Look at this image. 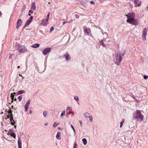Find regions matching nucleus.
I'll use <instances>...</instances> for the list:
<instances>
[{
  "label": "nucleus",
  "mask_w": 148,
  "mask_h": 148,
  "mask_svg": "<svg viewBox=\"0 0 148 148\" xmlns=\"http://www.w3.org/2000/svg\"><path fill=\"white\" fill-rule=\"evenodd\" d=\"M113 61L117 65H119L122 59L120 55L118 53L114 54L113 56Z\"/></svg>",
  "instance_id": "f257e3e1"
},
{
  "label": "nucleus",
  "mask_w": 148,
  "mask_h": 148,
  "mask_svg": "<svg viewBox=\"0 0 148 148\" xmlns=\"http://www.w3.org/2000/svg\"><path fill=\"white\" fill-rule=\"evenodd\" d=\"M134 118L141 121L143 120L144 116L141 114L140 110H137L134 115Z\"/></svg>",
  "instance_id": "f03ea898"
},
{
  "label": "nucleus",
  "mask_w": 148,
  "mask_h": 148,
  "mask_svg": "<svg viewBox=\"0 0 148 148\" xmlns=\"http://www.w3.org/2000/svg\"><path fill=\"white\" fill-rule=\"evenodd\" d=\"M126 22L128 23L135 25H137L139 24V20L137 19H135V18L127 19Z\"/></svg>",
  "instance_id": "7ed1b4c3"
},
{
  "label": "nucleus",
  "mask_w": 148,
  "mask_h": 148,
  "mask_svg": "<svg viewBox=\"0 0 148 148\" xmlns=\"http://www.w3.org/2000/svg\"><path fill=\"white\" fill-rule=\"evenodd\" d=\"M16 48L17 50L20 53L26 52L28 51L26 48L22 45H17Z\"/></svg>",
  "instance_id": "20e7f679"
},
{
  "label": "nucleus",
  "mask_w": 148,
  "mask_h": 148,
  "mask_svg": "<svg viewBox=\"0 0 148 148\" xmlns=\"http://www.w3.org/2000/svg\"><path fill=\"white\" fill-rule=\"evenodd\" d=\"M148 31V28H144L143 30L142 37L144 40H145L146 39V36Z\"/></svg>",
  "instance_id": "39448f33"
},
{
  "label": "nucleus",
  "mask_w": 148,
  "mask_h": 148,
  "mask_svg": "<svg viewBox=\"0 0 148 148\" xmlns=\"http://www.w3.org/2000/svg\"><path fill=\"white\" fill-rule=\"evenodd\" d=\"M125 16L127 19H130L134 18L135 14L134 13H129L127 14H126Z\"/></svg>",
  "instance_id": "423d86ee"
},
{
  "label": "nucleus",
  "mask_w": 148,
  "mask_h": 148,
  "mask_svg": "<svg viewBox=\"0 0 148 148\" xmlns=\"http://www.w3.org/2000/svg\"><path fill=\"white\" fill-rule=\"evenodd\" d=\"M51 51V48L49 47H47L43 51L42 54L44 55H47L48 53H49Z\"/></svg>",
  "instance_id": "0eeeda50"
},
{
  "label": "nucleus",
  "mask_w": 148,
  "mask_h": 148,
  "mask_svg": "<svg viewBox=\"0 0 148 148\" xmlns=\"http://www.w3.org/2000/svg\"><path fill=\"white\" fill-rule=\"evenodd\" d=\"M48 20L46 19H44L41 21V24L43 26L46 25L48 23Z\"/></svg>",
  "instance_id": "6e6552de"
},
{
  "label": "nucleus",
  "mask_w": 148,
  "mask_h": 148,
  "mask_svg": "<svg viewBox=\"0 0 148 148\" xmlns=\"http://www.w3.org/2000/svg\"><path fill=\"white\" fill-rule=\"evenodd\" d=\"M22 23V20L21 19H19L18 20V21L17 22V24H16V27L17 29H18L19 27L21 25Z\"/></svg>",
  "instance_id": "1a4fd4ad"
},
{
  "label": "nucleus",
  "mask_w": 148,
  "mask_h": 148,
  "mask_svg": "<svg viewBox=\"0 0 148 148\" xmlns=\"http://www.w3.org/2000/svg\"><path fill=\"white\" fill-rule=\"evenodd\" d=\"M33 18V17L32 16H31L30 17V18L27 20V21L26 22L25 24V27H26L27 26L29 25L31 22L32 21V19Z\"/></svg>",
  "instance_id": "9d476101"
},
{
  "label": "nucleus",
  "mask_w": 148,
  "mask_h": 148,
  "mask_svg": "<svg viewBox=\"0 0 148 148\" xmlns=\"http://www.w3.org/2000/svg\"><path fill=\"white\" fill-rule=\"evenodd\" d=\"M84 31L85 33L87 35H88L90 32V29L87 28L86 27H84Z\"/></svg>",
  "instance_id": "9b49d317"
},
{
  "label": "nucleus",
  "mask_w": 148,
  "mask_h": 148,
  "mask_svg": "<svg viewBox=\"0 0 148 148\" xmlns=\"http://www.w3.org/2000/svg\"><path fill=\"white\" fill-rule=\"evenodd\" d=\"M134 2L136 6H138L141 4V1L140 0H134Z\"/></svg>",
  "instance_id": "f8f14e48"
},
{
  "label": "nucleus",
  "mask_w": 148,
  "mask_h": 148,
  "mask_svg": "<svg viewBox=\"0 0 148 148\" xmlns=\"http://www.w3.org/2000/svg\"><path fill=\"white\" fill-rule=\"evenodd\" d=\"M64 56L65 58L67 61H69L71 59V57L68 53L64 55Z\"/></svg>",
  "instance_id": "ddd939ff"
},
{
  "label": "nucleus",
  "mask_w": 148,
  "mask_h": 148,
  "mask_svg": "<svg viewBox=\"0 0 148 148\" xmlns=\"http://www.w3.org/2000/svg\"><path fill=\"white\" fill-rule=\"evenodd\" d=\"M31 9L34 10H35L36 8V5L35 2H33L31 5Z\"/></svg>",
  "instance_id": "4468645a"
},
{
  "label": "nucleus",
  "mask_w": 148,
  "mask_h": 148,
  "mask_svg": "<svg viewBox=\"0 0 148 148\" xmlns=\"http://www.w3.org/2000/svg\"><path fill=\"white\" fill-rule=\"evenodd\" d=\"M18 147H22L21 141L20 140V138L18 137Z\"/></svg>",
  "instance_id": "2eb2a0df"
},
{
  "label": "nucleus",
  "mask_w": 148,
  "mask_h": 148,
  "mask_svg": "<svg viewBox=\"0 0 148 148\" xmlns=\"http://www.w3.org/2000/svg\"><path fill=\"white\" fill-rule=\"evenodd\" d=\"M40 46L39 44L38 43H36L32 45L31 47L34 48H36L39 47Z\"/></svg>",
  "instance_id": "dca6fc26"
},
{
  "label": "nucleus",
  "mask_w": 148,
  "mask_h": 148,
  "mask_svg": "<svg viewBox=\"0 0 148 148\" xmlns=\"http://www.w3.org/2000/svg\"><path fill=\"white\" fill-rule=\"evenodd\" d=\"M61 135V133L60 132H58L57 133V134L56 136V137L59 140H60L61 139V137H60V136Z\"/></svg>",
  "instance_id": "f3484780"
},
{
  "label": "nucleus",
  "mask_w": 148,
  "mask_h": 148,
  "mask_svg": "<svg viewBox=\"0 0 148 148\" xmlns=\"http://www.w3.org/2000/svg\"><path fill=\"white\" fill-rule=\"evenodd\" d=\"M82 141L84 145H86L87 144V141L86 138H83L82 139Z\"/></svg>",
  "instance_id": "a211bd4d"
},
{
  "label": "nucleus",
  "mask_w": 148,
  "mask_h": 148,
  "mask_svg": "<svg viewBox=\"0 0 148 148\" xmlns=\"http://www.w3.org/2000/svg\"><path fill=\"white\" fill-rule=\"evenodd\" d=\"M25 92V91L23 90H19L17 92V94L18 95V94H23V93H24Z\"/></svg>",
  "instance_id": "6ab92c4d"
},
{
  "label": "nucleus",
  "mask_w": 148,
  "mask_h": 148,
  "mask_svg": "<svg viewBox=\"0 0 148 148\" xmlns=\"http://www.w3.org/2000/svg\"><path fill=\"white\" fill-rule=\"evenodd\" d=\"M84 116L86 118H88L89 116V114L88 112H85L84 114Z\"/></svg>",
  "instance_id": "aec40b11"
},
{
  "label": "nucleus",
  "mask_w": 148,
  "mask_h": 148,
  "mask_svg": "<svg viewBox=\"0 0 148 148\" xmlns=\"http://www.w3.org/2000/svg\"><path fill=\"white\" fill-rule=\"evenodd\" d=\"M100 44L101 45H102L104 47H106V45H105L103 41V40H101L99 42Z\"/></svg>",
  "instance_id": "412c9836"
},
{
  "label": "nucleus",
  "mask_w": 148,
  "mask_h": 148,
  "mask_svg": "<svg viewBox=\"0 0 148 148\" xmlns=\"http://www.w3.org/2000/svg\"><path fill=\"white\" fill-rule=\"evenodd\" d=\"M10 120L11 122L12 121L14 120H13V118L12 117V114L11 112L10 113Z\"/></svg>",
  "instance_id": "4be33fe9"
},
{
  "label": "nucleus",
  "mask_w": 148,
  "mask_h": 148,
  "mask_svg": "<svg viewBox=\"0 0 148 148\" xmlns=\"http://www.w3.org/2000/svg\"><path fill=\"white\" fill-rule=\"evenodd\" d=\"M59 123H57L56 122H55L53 125V127H55L57 126L59 124Z\"/></svg>",
  "instance_id": "5701e85b"
},
{
  "label": "nucleus",
  "mask_w": 148,
  "mask_h": 148,
  "mask_svg": "<svg viewBox=\"0 0 148 148\" xmlns=\"http://www.w3.org/2000/svg\"><path fill=\"white\" fill-rule=\"evenodd\" d=\"M10 136H12L14 138H15L16 134L14 132H12L11 133H10Z\"/></svg>",
  "instance_id": "b1692460"
},
{
  "label": "nucleus",
  "mask_w": 148,
  "mask_h": 148,
  "mask_svg": "<svg viewBox=\"0 0 148 148\" xmlns=\"http://www.w3.org/2000/svg\"><path fill=\"white\" fill-rule=\"evenodd\" d=\"M47 112L46 111H44L43 112V114L45 117H47Z\"/></svg>",
  "instance_id": "393cba45"
},
{
  "label": "nucleus",
  "mask_w": 148,
  "mask_h": 148,
  "mask_svg": "<svg viewBox=\"0 0 148 148\" xmlns=\"http://www.w3.org/2000/svg\"><path fill=\"white\" fill-rule=\"evenodd\" d=\"M30 101L29 100L27 101V102L25 104V106L28 107L29 105L30 104Z\"/></svg>",
  "instance_id": "a878e982"
},
{
  "label": "nucleus",
  "mask_w": 148,
  "mask_h": 148,
  "mask_svg": "<svg viewBox=\"0 0 148 148\" xmlns=\"http://www.w3.org/2000/svg\"><path fill=\"white\" fill-rule=\"evenodd\" d=\"M75 16L76 18H79V15L77 12H76L75 13Z\"/></svg>",
  "instance_id": "bb28decb"
},
{
  "label": "nucleus",
  "mask_w": 148,
  "mask_h": 148,
  "mask_svg": "<svg viewBox=\"0 0 148 148\" xmlns=\"http://www.w3.org/2000/svg\"><path fill=\"white\" fill-rule=\"evenodd\" d=\"M16 93L15 92H13V93H11V97L12 99H14V96L15 95Z\"/></svg>",
  "instance_id": "cd10ccee"
},
{
  "label": "nucleus",
  "mask_w": 148,
  "mask_h": 148,
  "mask_svg": "<svg viewBox=\"0 0 148 148\" xmlns=\"http://www.w3.org/2000/svg\"><path fill=\"white\" fill-rule=\"evenodd\" d=\"M65 111L64 110L62 111V112L61 114L60 115V116L62 117V118H63V116H64V115L65 114Z\"/></svg>",
  "instance_id": "c85d7f7f"
},
{
  "label": "nucleus",
  "mask_w": 148,
  "mask_h": 148,
  "mask_svg": "<svg viewBox=\"0 0 148 148\" xmlns=\"http://www.w3.org/2000/svg\"><path fill=\"white\" fill-rule=\"evenodd\" d=\"M88 118H89L90 121V122H92L93 120L92 116L90 115Z\"/></svg>",
  "instance_id": "c756f323"
},
{
  "label": "nucleus",
  "mask_w": 148,
  "mask_h": 148,
  "mask_svg": "<svg viewBox=\"0 0 148 148\" xmlns=\"http://www.w3.org/2000/svg\"><path fill=\"white\" fill-rule=\"evenodd\" d=\"M74 99L76 101H78L79 100V98L77 96H75L74 97Z\"/></svg>",
  "instance_id": "7c9ffc66"
},
{
  "label": "nucleus",
  "mask_w": 148,
  "mask_h": 148,
  "mask_svg": "<svg viewBox=\"0 0 148 148\" xmlns=\"http://www.w3.org/2000/svg\"><path fill=\"white\" fill-rule=\"evenodd\" d=\"M124 122V121L123 120L122 121H121V122H120V127H122L123 124V123Z\"/></svg>",
  "instance_id": "2f4dec72"
},
{
  "label": "nucleus",
  "mask_w": 148,
  "mask_h": 148,
  "mask_svg": "<svg viewBox=\"0 0 148 148\" xmlns=\"http://www.w3.org/2000/svg\"><path fill=\"white\" fill-rule=\"evenodd\" d=\"M22 97L21 96H20L18 97V99L19 101H21L22 100Z\"/></svg>",
  "instance_id": "473e14b6"
},
{
  "label": "nucleus",
  "mask_w": 148,
  "mask_h": 148,
  "mask_svg": "<svg viewBox=\"0 0 148 148\" xmlns=\"http://www.w3.org/2000/svg\"><path fill=\"white\" fill-rule=\"evenodd\" d=\"M11 124L12 125H14L16 123L14 121V120L12 121L11 122Z\"/></svg>",
  "instance_id": "72a5a7b5"
},
{
  "label": "nucleus",
  "mask_w": 148,
  "mask_h": 148,
  "mask_svg": "<svg viewBox=\"0 0 148 148\" xmlns=\"http://www.w3.org/2000/svg\"><path fill=\"white\" fill-rule=\"evenodd\" d=\"M54 29V27H51L50 28V32H51Z\"/></svg>",
  "instance_id": "f704fd0d"
},
{
  "label": "nucleus",
  "mask_w": 148,
  "mask_h": 148,
  "mask_svg": "<svg viewBox=\"0 0 148 148\" xmlns=\"http://www.w3.org/2000/svg\"><path fill=\"white\" fill-rule=\"evenodd\" d=\"M49 15H50L49 12L47 14V18L46 19L48 21H49Z\"/></svg>",
  "instance_id": "c9c22d12"
},
{
  "label": "nucleus",
  "mask_w": 148,
  "mask_h": 148,
  "mask_svg": "<svg viewBox=\"0 0 148 148\" xmlns=\"http://www.w3.org/2000/svg\"><path fill=\"white\" fill-rule=\"evenodd\" d=\"M77 148V144L76 143H74V146L73 148Z\"/></svg>",
  "instance_id": "e433bc0d"
},
{
  "label": "nucleus",
  "mask_w": 148,
  "mask_h": 148,
  "mask_svg": "<svg viewBox=\"0 0 148 148\" xmlns=\"http://www.w3.org/2000/svg\"><path fill=\"white\" fill-rule=\"evenodd\" d=\"M25 111L26 112H27V110L28 109V107L25 106Z\"/></svg>",
  "instance_id": "4c0bfd02"
},
{
  "label": "nucleus",
  "mask_w": 148,
  "mask_h": 148,
  "mask_svg": "<svg viewBox=\"0 0 148 148\" xmlns=\"http://www.w3.org/2000/svg\"><path fill=\"white\" fill-rule=\"evenodd\" d=\"M72 110V108L71 107H67V110Z\"/></svg>",
  "instance_id": "58836bf2"
},
{
  "label": "nucleus",
  "mask_w": 148,
  "mask_h": 148,
  "mask_svg": "<svg viewBox=\"0 0 148 148\" xmlns=\"http://www.w3.org/2000/svg\"><path fill=\"white\" fill-rule=\"evenodd\" d=\"M79 123L80 124V125L81 127H82V121H81L80 120V121H79Z\"/></svg>",
  "instance_id": "ea45409f"
},
{
  "label": "nucleus",
  "mask_w": 148,
  "mask_h": 148,
  "mask_svg": "<svg viewBox=\"0 0 148 148\" xmlns=\"http://www.w3.org/2000/svg\"><path fill=\"white\" fill-rule=\"evenodd\" d=\"M90 4H93V5H94V4H95V3L94 1H91L90 2Z\"/></svg>",
  "instance_id": "a19ab883"
},
{
  "label": "nucleus",
  "mask_w": 148,
  "mask_h": 148,
  "mask_svg": "<svg viewBox=\"0 0 148 148\" xmlns=\"http://www.w3.org/2000/svg\"><path fill=\"white\" fill-rule=\"evenodd\" d=\"M143 77L145 79H146L148 77V76L145 75H144Z\"/></svg>",
  "instance_id": "79ce46f5"
},
{
  "label": "nucleus",
  "mask_w": 148,
  "mask_h": 148,
  "mask_svg": "<svg viewBox=\"0 0 148 148\" xmlns=\"http://www.w3.org/2000/svg\"><path fill=\"white\" fill-rule=\"evenodd\" d=\"M72 112H69L68 113H67V116H69V114H71V113H72Z\"/></svg>",
  "instance_id": "37998d69"
},
{
  "label": "nucleus",
  "mask_w": 148,
  "mask_h": 148,
  "mask_svg": "<svg viewBox=\"0 0 148 148\" xmlns=\"http://www.w3.org/2000/svg\"><path fill=\"white\" fill-rule=\"evenodd\" d=\"M13 56V54H11L9 56V59L11 58Z\"/></svg>",
  "instance_id": "c03bdc74"
},
{
  "label": "nucleus",
  "mask_w": 148,
  "mask_h": 148,
  "mask_svg": "<svg viewBox=\"0 0 148 148\" xmlns=\"http://www.w3.org/2000/svg\"><path fill=\"white\" fill-rule=\"evenodd\" d=\"M69 23V22H68V21H67L66 22H65V21H64V22H63V24L64 25L65 23Z\"/></svg>",
  "instance_id": "a18cd8bd"
},
{
  "label": "nucleus",
  "mask_w": 148,
  "mask_h": 148,
  "mask_svg": "<svg viewBox=\"0 0 148 148\" xmlns=\"http://www.w3.org/2000/svg\"><path fill=\"white\" fill-rule=\"evenodd\" d=\"M29 13H33V11H32V10H29Z\"/></svg>",
  "instance_id": "49530a36"
},
{
  "label": "nucleus",
  "mask_w": 148,
  "mask_h": 148,
  "mask_svg": "<svg viewBox=\"0 0 148 148\" xmlns=\"http://www.w3.org/2000/svg\"><path fill=\"white\" fill-rule=\"evenodd\" d=\"M71 127L72 128V129L73 130V129H74V127H73V126L72 125H71Z\"/></svg>",
  "instance_id": "de8ad7c7"
},
{
  "label": "nucleus",
  "mask_w": 148,
  "mask_h": 148,
  "mask_svg": "<svg viewBox=\"0 0 148 148\" xmlns=\"http://www.w3.org/2000/svg\"><path fill=\"white\" fill-rule=\"evenodd\" d=\"M48 123H45V126H47L48 125Z\"/></svg>",
  "instance_id": "09e8293b"
},
{
  "label": "nucleus",
  "mask_w": 148,
  "mask_h": 148,
  "mask_svg": "<svg viewBox=\"0 0 148 148\" xmlns=\"http://www.w3.org/2000/svg\"><path fill=\"white\" fill-rule=\"evenodd\" d=\"M133 98H134V99H135V97H134V95H132L131 96Z\"/></svg>",
  "instance_id": "8fccbe9b"
},
{
  "label": "nucleus",
  "mask_w": 148,
  "mask_h": 148,
  "mask_svg": "<svg viewBox=\"0 0 148 148\" xmlns=\"http://www.w3.org/2000/svg\"><path fill=\"white\" fill-rule=\"evenodd\" d=\"M29 113L31 114L32 113V112L31 110H29Z\"/></svg>",
  "instance_id": "3c124183"
},
{
  "label": "nucleus",
  "mask_w": 148,
  "mask_h": 148,
  "mask_svg": "<svg viewBox=\"0 0 148 148\" xmlns=\"http://www.w3.org/2000/svg\"><path fill=\"white\" fill-rule=\"evenodd\" d=\"M73 132H74V134H75V129L73 130Z\"/></svg>",
  "instance_id": "603ef678"
},
{
  "label": "nucleus",
  "mask_w": 148,
  "mask_h": 148,
  "mask_svg": "<svg viewBox=\"0 0 148 148\" xmlns=\"http://www.w3.org/2000/svg\"><path fill=\"white\" fill-rule=\"evenodd\" d=\"M12 100L14 99V101H16V98H15V99H12Z\"/></svg>",
  "instance_id": "864d4df0"
},
{
  "label": "nucleus",
  "mask_w": 148,
  "mask_h": 148,
  "mask_svg": "<svg viewBox=\"0 0 148 148\" xmlns=\"http://www.w3.org/2000/svg\"><path fill=\"white\" fill-rule=\"evenodd\" d=\"M19 75L20 76H22V75L21 74H19Z\"/></svg>",
  "instance_id": "5fc2aeb1"
},
{
  "label": "nucleus",
  "mask_w": 148,
  "mask_h": 148,
  "mask_svg": "<svg viewBox=\"0 0 148 148\" xmlns=\"http://www.w3.org/2000/svg\"><path fill=\"white\" fill-rule=\"evenodd\" d=\"M28 15H29V16H31V14H28Z\"/></svg>",
  "instance_id": "6e6d98bb"
},
{
  "label": "nucleus",
  "mask_w": 148,
  "mask_h": 148,
  "mask_svg": "<svg viewBox=\"0 0 148 148\" xmlns=\"http://www.w3.org/2000/svg\"><path fill=\"white\" fill-rule=\"evenodd\" d=\"M20 67V66H18L17 67L18 68V69H19Z\"/></svg>",
  "instance_id": "4d7b16f0"
},
{
  "label": "nucleus",
  "mask_w": 148,
  "mask_h": 148,
  "mask_svg": "<svg viewBox=\"0 0 148 148\" xmlns=\"http://www.w3.org/2000/svg\"><path fill=\"white\" fill-rule=\"evenodd\" d=\"M16 125H15V126H14V127L15 128H16Z\"/></svg>",
  "instance_id": "13d9d810"
},
{
  "label": "nucleus",
  "mask_w": 148,
  "mask_h": 148,
  "mask_svg": "<svg viewBox=\"0 0 148 148\" xmlns=\"http://www.w3.org/2000/svg\"><path fill=\"white\" fill-rule=\"evenodd\" d=\"M134 99L135 100H136V101L137 100V99H136L135 98V99Z\"/></svg>",
  "instance_id": "bf43d9fd"
},
{
  "label": "nucleus",
  "mask_w": 148,
  "mask_h": 148,
  "mask_svg": "<svg viewBox=\"0 0 148 148\" xmlns=\"http://www.w3.org/2000/svg\"><path fill=\"white\" fill-rule=\"evenodd\" d=\"M7 117H8V118H9V115H8V116Z\"/></svg>",
  "instance_id": "052dcab7"
},
{
  "label": "nucleus",
  "mask_w": 148,
  "mask_h": 148,
  "mask_svg": "<svg viewBox=\"0 0 148 148\" xmlns=\"http://www.w3.org/2000/svg\"><path fill=\"white\" fill-rule=\"evenodd\" d=\"M18 148H22V147H18Z\"/></svg>",
  "instance_id": "680f3d73"
},
{
  "label": "nucleus",
  "mask_w": 148,
  "mask_h": 148,
  "mask_svg": "<svg viewBox=\"0 0 148 148\" xmlns=\"http://www.w3.org/2000/svg\"><path fill=\"white\" fill-rule=\"evenodd\" d=\"M11 107H12V108L13 107V106H12Z\"/></svg>",
  "instance_id": "e2e57ef3"
},
{
  "label": "nucleus",
  "mask_w": 148,
  "mask_h": 148,
  "mask_svg": "<svg viewBox=\"0 0 148 148\" xmlns=\"http://www.w3.org/2000/svg\"><path fill=\"white\" fill-rule=\"evenodd\" d=\"M147 9H148V6H147Z\"/></svg>",
  "instance_id": "0e129e2a"
},
{
  "label": "nucleus",
  "mask_w": 148,
  "mask_h": 148,
  "mask_svg": "<svg viewBox=\"0 0 148 148\" xmlns=\"http://www.w3.org/2000/svg\"><path fill=\"white\" fill-rule=\"evenodd\" d=\"M122 56H124V54H122Z\"/></svg>",
  "instance_id": "69168bd1"
},
{
  "label": "nucleus",
  "mask_w": 148,
  "mask_h": 148,
  "mask_svg": "<svg viewBox=\"0 0 148 148\" xmlns=\"http://www.w3.org/2000/svg\"><path fill=\"white\" fill-rule=\"evenodd\" d=\"M22 78H24V77H22Z\"/></svg>",
  "instance_id": "338daca9"
},
{
  "label": "nucleus",
  "mask_w": 148,
  "mask_h": 148,
  "mask_svg": "<svg viewBox=\"0 0 148 148\" xmlns=\"http://www.w3.org/2000/svg\"><path fill=\"white\" fill-rule=\"evenodd\" d=\"M3 112H1V114H3Z\"/></svg>",
  "instance_id": "774afa93"
}]
</instances>
